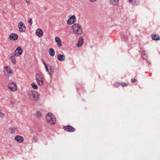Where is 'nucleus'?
Here are the masks:
<instances>
[{
	"instance_id": "nucleus-3",
	"label": "nucleus",
	"mask_w": 160,
	"mask_h": 160,
	"mask_svg": "<svg viewBox=\"0 0 160 160\" xmlns=\"http://www.w3.org/2000/svg\"><path fill=\"white\" fill-rule=\"evenodd\" d=\"M28 96L31 100L36 101L39 98V95L38 93L34 91H30L28 92Z\"/></svg>"
},
{
	"instance_id": "nucleus-25",
	"label": "nucleus",
	"mask_w": 160,
	"mask_h": 160,
	"mask_svg": "<svg viewBox=\"0 0 160 160\" xmlns=\"http://www.w3.org/2000/svg\"><path fill=\"white\" fill-rule=\"evenodd\" d=\"M31 86L34 89H37L38 88V87L36 84H34V83H32L31 84Z\"/></svg>"
},
{
	"instance_id": "nucleus-12",
	"label": "nucleus",
	"mask_w": 160,
	"mask_h": 160,
	"mask_svg": "<svg viewBox=\"0 0 160 160\" xmlns=\"http://www.w3.org/2000/svg\"><path fill=\"white\" fill-rule=\"evenodd\" d=\"M9 38L11 40H16L18 39V35L15 33H11L9 36Z\"/></svg>"
},
{
	"instance_id": "nucleus-20",
	"label": "nucleus",
	"mask_w": 160,
	"mask_h": 160,
	"mask_svg": "<svg viewBox=\"0 0 160 160\" xmlns=\"http://www.w3.org/2000/svg\"><path fill=\"white\" fill-rule=\"evenodd\" d=\"M119 0H110V3L114 5H117L118 4Z\"/></svg>"
},
{
	"instance_id": "nucleus-1",
	"label": "nucleus",
	"mask_w": 160,
	"mask_h": 160,
	"mask_svg": "<svg viewBox=\"0 0 160 160\" xmlns=\"http://www.w3.org/2000/svg\"><path fill=\"white\" fill-rule=\"evenodd\" d=\"M46 118L48 122L50 124L53 125L56 123V118L51 113H48L47 114Z\"/></svg>"
},
{
	"instance_id": "nucleus-31",
	"label": "nucleus",
	"mask_w": 160,
	"mask_h": 160,
	"mask_svg": "<svg viewBox=\"0 0 160 160\" xmlns=\"http://www.w3.org/2000/svg\"><path fill=\"white\" fill-rule=\"evenodd\" d=\"M121 85V83L118 82L115 83L114 84V85L117 87H119Z\"/></svg>"
},
{
	"instance_id": "nucleus-17",
	"label": "nucleus",
	"mask_w": 160,
	"mask_h": 160,
	"mask_svg": "<svg viewBox=\"0 0 160 160\" xmlns=\"http://www.w3.org/2000/svg\"><path fill=\"white\" fill-rule=\"evenodd\" d=\"M151 37L153 40H155L158 41L160 39L159 36L157 34H152Z\"/></svg>"
},
{
	"instance_id": "nucleus-23",
	"label": "nucleus",
	"mask_w": 160,
	"mask_h": 160,
	"mask_svg": "<svg viewBox=\"0 0 160 160\" xmlns=\"http://www.w3.org/2000/svg\"><path fill=\"white\" fill-rule=\"evenodd\" d=\"M50 70V71L48 72L49 74V75L50 76H52L53 72H54V70H53V69L52 68H50L49 69Z\"/></svg>"
},
{
	"instance_id": "nucleus-16",
	"label": "nucleus",
	"mask_w": 160,
	"mask_h": 160,
	"mask_svg": "<svg viewBox=\"0 0 160 160\" xmlns=\"http://www.w3.org/2000/svg\"><path fill=\"white\" fill-rule=\"evenodd\" d=\"M55 42H57L58 47H60L62 46V43L61 39L57 37L55 38Z\"/></svg>"
},
{
	"instance_id": "nucleus-10",
	"label": "nucleus",
	"mask_w": 160,
	"mask_h": 160,
	"mask_svg": "<svg viewBox=\"0 0 160 160\" xmlns=\"http://www.w3.org/2000/svg\"><path fill=\"white\" fill-rule=\"evenodd\" d=\"M76 20V18L75 15H73L67 21V24L69 25H71L73 24Z\"/></svg>"
},
{
	"instance_id": "nucleus-22",
	"label": "nucleus",
	"mask_w": 160,
	"mask_h": 160,
	"mask_svg": "<svg viewBox=\"0 0 160 160\" xmlns=\"http://www.w3.org/2000/svg\"><path fill=\"white\" fill-rule=\"evenodd\" d=\"M129 2L132 4L136 5L139 2V0H129Z\"/></svg>"
},
{
	"instance_id": "nucleus-2",
	"label": "nucleus",
	"mask_w": 160,
	"mask_h": 160,
	"mask_svg": "<svg viewBox=\"0 0 160 160\" xmlns=\"http://www.w3.org/2000/svg\"><path fill=\"white\" fill-rule=\"evenodd\" d=\"M72 29L74 33L80 35L82 33L83 29L78 24L75 23L72 26Z\"/></svg>"
},
{
	"instance_id": "nucleus-4",
	"label": "nucleus",
	"mask_w": 160,
	"mask_h": 160,
	"mask_svg": "<svg viewBox=\"0 0 160 160\" xmlns=\"http://www.w3.org/2000/svg\"><path fill=\"white\" fill-rule=\"evenodd\" d=\"M4 75L7 77L11 76L12 74V71L11 68L9 67H5L4 70Z\"/></svg>"
},
{
	"instance_id": "nucleus-34",
	"label": "nucleus",
	"mask_w": 160,
	"mask_h": 160,
	"mask_svg": "<svg viewBox=\"0 0 160 160\" xmlns=\"http://www.w3.org/2000/svg\"><path fill=\"white\" fill-rule=\"evenodd\" d=\"M89 1L91 2H95L97 1L98 0H89Z\"/></svg>"
},
{
	"instance_id": "nucleus-14",
	"label": "nucleus",
	"mask_w": 160,
	"mask_h": 160,
	"mask_svg": "<svg viewBox=\"0 0 160 160\" xmlns=\"http://www.w3.org/2000/svg\"><path fill=\"white\" fill-rule=\"evenodd\" d=\"M36 35L39 37H42L43 35V32L41 29H38L36 30Z\"/></svg>"
},
{
	"instance_id": "nucleus-24",
	"label": "nucleus",
	"mask_w": 160,
	"mask_h": 160,
	"mask_svg": "<svg viewBox=\"0 0 160 160\" xmlns=\"http://www.w3.org/2000/svg\"><path fill=\"white\" fill-rule=\"evenodd\" d=\"M10 132L11 134H12L14 133L15 132V129L14 128H11L9 129Z\"/></svg>"
},
{
	"instance_id": "nucleus-30",
	"label": "nucleus",
	"mask_w": 160,
	"mask_h": 160,
	"mask_svg": "<svg viewBox=\"0 0 160 160\" xmlns=\"http://www.w3.org/2000/svg\"><path fill=\"white\" fill-rule=\"evenodd\" d=\"M4 117V113H2L1 111H0V117L1 118H3Z\"/></svg>"
},
{
	"instance_id": "nucleus-9",
	"label": "nucleus",
	"mask_w": 160,
	"mask_h": 160,
	"mask_svg": "<svg viewBox=\"0 0 160 160\" xmlns=\"http://www.w3.org/2000/svg\"><path fill=\"white\" fill-rule=\"evenodd\" d=\"M22 52L23 51L21 48L20 47H19L16 49L14 54L16 56L19 57L22 54Z\"/></svg>"
},
{
	"instance_id": "nucleus-26",
	"label": "nucleus",
	"mask_w": 160,
	"mask_h": 160,
	"mask_svg": "<svg viewBox=\"0 0 160 160\" xmlns=\"http://www.w3.org/2000/svg\"><path fill=\"white\" fill-rule=\"evenodd\" d=\"M121 85L122 87H124L128 86V84L125 82H122L121 83Z\"/></svg>"
},
{
	"instance_id": "nucleus-8",
	"label": "nucleus",
	"mask_w": 160,
	"mask_h": 160,
	"mask_svg": "<svg viewBox=\"0 0 160 160\" xmlns=\"http://www.w3.org/2000/svg\"><path fill=\"white\" fill-rule=\"evenodd\" d=\"M18 27L20 32H23L26 29L25 26L22 22H20L18 23Z\"/></svg>"
},
{
	"instance_id": "nucleus-29",
	"label": "nucleus",
	"mask_w": 160,
	"mask_h": 160,
	"mask_svg": "<svg viewBox=\"0 0 160 160\" xmlns=\"http://www.w3.org/2000/svg\"><path fill=\"white\" fill-rule=\"evenodd\" d=\"M32 19L31 18L29 19V20L28 21V23L30 26H31L32 24Z\"/></svg>"
},
{
	"instance_id": "nucleus-7",
	"label": "nucleus",
	"mask_w": 160,
	"mask_h": 160,
	"mask_svg": "<svg viewBox=\"0 0 160 160\" xmlns=\"http://www.w3.org/2000/svg\"><path fill=\"white\" fill-rule=\"evenodd\" d=\"M63 129L68 132H73L75 131V129L71 126L67 125L64 126L63 127Z\"/></svg>"
},
{
	"instance_id": "nucleus-33",
	"label": "nucleus",
	"mask_w": 160,
	"mask_h": 160,
	"mask_svg": "<svg viewBox=\"0 0 160 160\" xmlns=\"http://www.w3.org/2000/svg\"><path fill=\"white\" fill-rule=\"evenodd\" d=\"M131 81L132 82H135L136 80L135 78H133L131 79Z\"/></svg>"
},
{
	"instance_id": "nucleus-27",
	"label": "nucleus",
	"mask_w": 160,
	"mask_h": 160,
	"mask_svg": "<svg viewBox=\"0 0 160 160\" xmlns=\"http://www.w3.org/2000/svg\"><path fill=\"white\" fill-rule=\"evenodd\" d=\"M43 64H44V66H45V68L46 69V70L48 72H49V69H48V68L47 67V65H46L45 63L44 62H43Z\"/></svg>"
},
{
	"instance_id": "nucleus-13",
	"label": "nucleus",
	"mask_w": 160,
	"mask_h": 160,
	"mask_svg": "<svg viewBox=\"0 0 160 160\" xmlns=\"http://www.w3.org/2000/svg\"><path fill=\"white\" fill-rule=\"evenodd\" d=\"M16 55L13 52L11 53L10 54V58L12 62L14 63V64H15L16 61Z\"/></svg>"
},
{
	"instance_id": "nucleus-28",
	"label": "nucleus",
	"mask_w": 160,
	"mask_h": 160,
	"mask_svg": "<svg viewBox=\"0 0 160 160\" xmlns=\"http://www.w3.org/2000/svg\"><path fill=\"white\" fill-rule=\"evenodd\" d=\"M37 140H38L37 138V137H33L32 138V141L33 142H37Z\"/></svg>"
},
{
	"instance_id": "nucleus-21",
	"label": "nucleus",
	"mask_w": 160,
	"mask_h": 160,
	"mask_svg": "<svg viewBox=\"0 0 160 160\" xmlns=\"http://www.w3.org/2000/svg\"><path fill=\"white\" fill-rule=\"evenodd\" d=\"M83 39L82 38H80L79 41H78L77 45V46L78 47H81L82 45V44L83 43Z\"/></svg>"
},
{
	"instance_id": "nucleus-19",
	"label": "nucleus",
	"mask_w": 160,
	"mask_h": 160,
	"mask_svg": "<svg viewBox=\"0 0 160 160\" xmlns=\"http://www.w3.org/2000/svg\"><path fill=\"white\" fill-rule=\"evenodd\" d=\"M48 52L49 55L53 57L54 56L55 52L52 48H51L49 49Z\"/></svg>"
},
{
	"instance_id": "nucleus-32",
	"label": "nucleus",
	"mask_w": 160,
	"mask_h": 160,
	"mask_svg": "<svg viewBox=\"0 0 160 160\" xmlns=\"http://www.w3.org/2000/svg\"><path fill=\"white\" fill-rule=\"evenodd\" d=\"M25 2L27 4H30L31 2V0H25Z\"/></svg>"
},
{
	"instance_id": "nucleus-6",
	"label": "nucleus",
	"mask_w": 160,
	"mask_h": 160,
	"mask_svg": "<svg viewBox=\"0 0 160 160\" xmlns=\"http://www.w3.org/2000/svg\"><path fill=\"white\" fill-rule=\"evenodd\" d=\"M8 87L10 90L13 92L16 91L17 90L16 84L14 82L9 83L8 84Z\"/></svg>"
},
{
	"instance_id": "nucleus-11",
	"label": "nucleus",
	"mask_w": 160,
	"mask_h": 160,
	"mask_svg": "<svg viewBox=\"0 0 160 160\" xmlns=\"http://www.w3.org/2000/svg\"><path fill=\"white\" fill-rule=\"evenodd\" d=\"M15 140L19 143L22 142L24 141L23 138L20 135H17L15 137Z\"/></svg>"
},
{
	"instance_id": "nucleus-18",
	"label": "nucleus",
	"mask_w": 160,
	"mask_h": 160,
	"mask_svg": "<svg viewBox=\"0 0 160 160\" xmlns=\"http://www.w3.org/2000/svg\"><path fill=\"white\" fill-rule=\"evenodd\" d=\"M35 116L37 118H40L42 117V114L39 111H37L35 113Z\"/></svg>"
},
{
	"instance_id": "nucleus-5",
	"label": "nucleus",
	"mask_w": 160,
	"mask_h": 160,
	"mask_svg": "<svg viewBox=\"0 0 160 160\" xmlns=\"http://www.w3.org/2000/svg\"><path fill=\"white\" fill-rule=\"evenodd\" d=\"M35 78L39 85H42L43 84V80L42 76L39 74H37L35 75Z\"/></svg>"
},
{
	"instance_id": "nucleus-15",
	"label": "nucleus",
	"mask_w": 160,
	"mask_h": 160,
	"mask_svg": "<svg viewBox=\"0 0 160 160\" xmlns=\"http://www.w3.org/2000/svg\"><path fill=\"white\" fill-rule=\"evenodd\" d=\"M57 58L59 61H62L65 60V57L63 55L59 54L57 56Z\"/></svg>"
}]
</instances>
